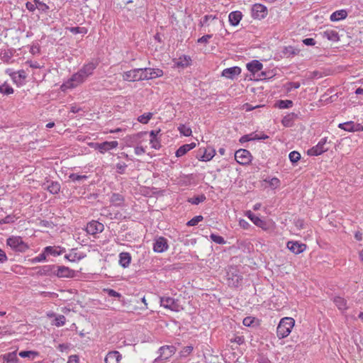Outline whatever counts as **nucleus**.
Here are the masks:
<instances>
[{
	"label": "nucleus",
	"mask_w": 363,
	"mask_h": 363,
	"mask_svg": "<svg viewBox=\"0 0 363 363\" xmlns=\"http://www.w3.org/2000/svg\"><path fill=\"white\" fill-rule=\"evenodd\" d=\"M294 324L295 320L292 318L285 317L281 318L277 328V337L279 339L286 337L291 332Z\"/></svg>",
	"instance_id": "obj_1"
},
{
	"label": "nucleus",
	"mask_w": 363,
	"mask_h": 363,
	"mask_svg": "<svg viewBox=\"0 0 363 363\" xmlns=\"http://www.w3.org/2000/svg\"><path fill=\"white\" fill-rule=\"evenodd\" d=\"M86 79V77L83 74L82 71L79 70L77 73L72 74L70 79L65 82L61 87L62 90L74 88L83 83Z\"/></svg>",
	"instance_id": "obj_2"
},
{
	"label": "nucleus",
	"mask_w": 363,
	"mask_h": 363,
	"mask_svg": "<svg viewBox=\"0 0 363 363\" xmlns=\"http://www.w3.org/2000/svg\"><path fill=\"white\" fill-rule=\"evenodd\" d=\"M139 69H140V81L152 79L163 75V71L160 69H154L150 67Z\"/></svg>",
	"instance_id": "obj_3"
},
{
	"label": "nucleus",
	"mask_w": 363,
	"mask_h": 363,
	"mask_svg": "<svg viewBox=\"0 0 363 363\" xmlns=\"http://www.w3.org/2000/svg\"><path fill=\"white\" fill-rule=\"evenodd\" d=\"M328 149L327 138H323L320 139L316 145L308 150L307 154L310 156H318L328 151Z\"/></svg>",
	"instance_id": "obj_4"
},
{
	"label": "nucleus",
	"mask_w": 363,
	"mask_h": 363,
	"mask_svg": "<svg viewBox=\"0 0 363 363\" xmlns=\"http://www.w3.org/2000/svg\"><path fill=\"white\" fill-rule=\"evenodd\" d=\"M268 13V11L266 6L260 4H255L251 9V16L257 20L264 18Z\"/></svg>",
	"instance_id": "obj_5"
},
{
	"label": "nucleus",
	"mask_w": 363,
	"mask_h": 363,
	"mask_svg": "<svg viewBox=\"0 0 363 363\" xmlns=\"http://www.w3.org/2000/svg\"><path fill=\"white\" fill-rule=\"evenodd\" d=\"M262 64L258 60H252L251 61V81H258L261 79L260 77H265V74L263 72H261L260 74L258 72L262 69Z\"/></svg>",
	"instance_id": "obj_6"
},
{
	"label": "nucleus",
	"mask_w": 363,
	"mask_h": 363,
	"mask_svg": "<svg viewBox=\"0 0 363 363\" xmlns=\"http://www.w3.org/2000/svg\"><path fill=\"white\" fill-rule=\"evenodd\" d=\"M160 305L165 308L169 309L173 311H179V305L174 298L169 296L160 297Z\"/></svg>",
	"instance_id": "obj_7"
},
{
	"label": "nucleus",
	"mask_w": 363,
	"mask_h": 363,
	"mask_svg": "<svg viewBox=\"0 0 363 363\" xmlns=\"http://www.w3.org/2000/svg\"><path fill=\"white\" fill-rule=\"evenodd\" d=\"M7 245L17 251H24L28 247L21 237H11L7 239Z\"/></svg>",
	"instance_id": "obj_8"
},
{
	"label": "nucleus",
	"mask_w": 363,
	"mask_h": 363,
	"mask_svg": "<svg viewBox=\"0 0 363 363\" xmlns=\"http://www.w3.org/2000/svg\"><path fill=\"white\" fill-rule=\"evenodd\" d=\"M118 143L116 140L110 142L106 141L101 143H96L91 144V146L96 150H98L101 153H104L106 151L116 148L118 147Z\"/></svg>",
	"instance_id": "obj_9"
},
{
	"label": "nucleus",
	"mask_w": 363,
	"mask_h": 363,
	"mask_svg": "<svg viewBox=\"0 0 363 363\" xmlns=\"http://www.w3.org/2000/svg\"><path fill=\"white\" fill-rule=\"evenodd\" d=\"M235 159L240 164H250V152L245 149H240L235 152Z\"/></svg>",
	"instance_id": "obj_10"
},
{
	"label": "nucleus",
	"mask_w": 363,
	"mask_h": 363,
	"mask_svg": "<svg viewBox=\"0 0 363 363\" xmlns=\"http://www.w3.org/2000/svg\"><path fill=\"white\" fill-rule=\"evenodd\" d=\"M251 221L257 227L267 230L269 228L266 216H257L251 213Z\"/></svg>",
	"instance_id": "obj_11"
},
{
	"label": "nucleus",
	"mask_w": 363,
	"mask_h": 363,
	"mask_svg": "<svg viewBox=\"0 0 363 363\" xmlns=\"http://www.w3.org/2000/svg\"><path fill=\"white\" fill-rule=\"evenodd\" d=\"M158 352L160 355L157 358L162 360H166L176 352V348L173 345H164L159 349Z\"/></svg>",
	"instance_id": "obj_12"
},
{
	"label": "nucleus",
	"mask_w": 363,
	"mask_h": 363,
	"mask_svg": "<svg viewBox=\"0 0 363 363\" xmlns=\"http://www.w3.org/2000/svg\"><path fill=\"white\" fill-rule=\"evenodd\" d=\"M104 229V224L96 220L89 222L86 228V231L88 234L94 235L101 233Z\"/></svg>",
	"instance_id": "obj_13"
},
{
	"label": "nucleus",
	"mask_w": 363,
	"mask_h": 363,
	"mask_svg": "<svg viewBox=\"0 0 363 363\" xmlns=\"http://www.w3.org/2000/svg\"><path fill=\"white\" fill-rule=\"evenodd\" d=\"M168 249L167 240L163 237H160L155 240L153 244V250L155 252L162 253Z\"/></svg>",
	"instance_id": "obj_14"
},
{
	"label": "nucleus",
	"mask_w": 363,
	"mask_h": 363,
	"mask_svg": "<svg viewBox=\"0 0 363 363\" xmlns=\"http://www.w3.org/2000/svg\"><path fill=\"white\" fill-rule=\"evenodd\" d=\"M140 69L138 68L125 72L123 74V80L130 82L140 81Z\"/></svg>",
	"instance_id": "obj_15"
},
{
	"label": "nucleus",
	"mask_w": 363,
	"mask_h": 363,
	"mask_svg": "<svg viewBox=\"0 0 363 363\" xmlns=\"http://www.w3.org/2000/svg\"><path fill=\"white\" fill-rule=\"evenodd\" d=\"M56 269H55L54 275L57 276L58 277H72L74 275V271L70 269L67 267L65 266H56Z\"/></svg>",
	"instance_id": "obj_16"
},
{
	"label": "nucleus",
	"mask_w": 363,
	"mask_h": 363,
	"mask_svg": "<svg viewBox=\"0 0 363 363\" xmlns=\"http://www.w3.org/2000/svg\"><path fill=\"white\" fill-rule=\"evenodd\" d=\"M287 247L294 254H299L306 250V245L298 242L289 241L287 242Z\"/></svg>",
	"instance_id": "obj_17"
},
{
	"label": "nucleus",
	"mask_w": 363,
	"mask_h": 363,
	"mask_svg": "<svg viewBox=\"0 0 363 363\" xmlns=\"http://www.w3.org/2000/svg\"><path fill=\"white\" fill-rule=\"evenodd\" d=\"M215 155V150L213 148L200 149L198 158L201 161H210Z\"/></svg>",
	"instance_id": "obj_18"
},
{
	"label": "nucleus",
	"mask_w": 363,
	"mask_h": 363,
	"mask_svg": "<svg viewBox=\"0 0 363 363\" xmlns=\"http://www.w3.org/2000/svg\"><path fill=\"white\" fill-rule=\"evenodd\" d=\"M241 72V69L239 67H233L226 68L223 70L222 76L228 79H234L235 76H238Z\"/></svg>",
	"instance_id": "obj_19"
},
{
	"label": "nucleus",
	"mask_w": 363,
	"mask_h": 363,
	"mask_svg": "<svg viewBox=\"0 0 363 363\" xmlns=\"http://www.w3.org/2000/svg\"><path fill=\"white\" fill-rule=\"evenodd\" d=\"M56 268L55 265H44L37 268L38 271L36 273L40 276H50L54 274Z\"/></svg>",
	"instance_id": "obj_20"
},
{
	"label": "nucleus",
	"mask_w": 363,
	"mask_h": 363,
	"mask_svg": "<svg viewBox=\"0 0 363 363\" xmlns=\"http://www.w3.org/2000/svg\"><path fill=\"white\" fill-rule=\"evenodd\" d=\"M121 354L118 351L109 352L105 357L106 363H120Z\"/></svg>",
	"instance_id": "obj_21"
},
{
	"label": "nucleus",
	"mask_w": 363,
	"mask_h": 363,
	"mask_svg": "<svg viewBox=\"0 0 363 363\" xmlns=\"http://www.w3.org/2000/svg\"><path fill=\"white\" fill-rule=\"evenodd\" d=\"M44 189H47L50 193L52 194H58L60 191L61 186L57 182H48L43 184Z\"/></svg>",
	"instance_id": "obj_22"
},
{
	"label": "nucleus",
	"mask_w": 363,
	"mask_h": 363,
	"mask_svg": "<svg viewBox=\"0 0 363 363\" xmlns=\"http://www.w3.org/2000/svg\"><path fill=\"white\" fill-rule=\"evenodd\" d=\"M65 252V249L60 246H48L45 247V252L47 255H51L53 256L60 255Z\"/></svg>",
	"instance_id": "obj_23"
},
{
	"label": "nucleus",
	"mask_w": 363,
	"mask_h": 363,
	"mask_svg": "<svg viewBox=\"0 0 363 363\" xmlns=\"http://www.w3.org/2000/svg\"><path fill=\"white\" fill-rule=\"evenodd\" d=\"M195 147H196V143H189V144H185V145H182L176 151V153H175L176 157H182V156L184 155L189 150H192Z\"/></svg>",
	"instance_id": "obj_24"
},
{
	"label": "nucleus",
	"mask_w": 363,
	"mask_h": 363,
	"mask_svg": "<svg viewBox=\"0 0 363 363\" xmlns=\"http://www.w3.org/2000/svg\"><path fill=\"white\" fill-rule=\"evenodd\" d=\"M97 64L94 62H89L84 65L79 70L87 78L93 74L94 70L96 68Z\"/></svg>",
	"instance_id": "obj_25"
},
{
	"label": "nucleus",
	"mask_w": 363,
	"mask_h": 363,
	"mask_svg": "<svg viewBox=\"0 0 363 363\" xmlns=\"http://www.w3.org/2000/svg\"><path fill=\"white\" fill-rule=\"evenodd\" d=\"M131 257L128 252H121L119 255V264L124 268L129 266Z\"/></svg>",
	"instance_id": "obj_26"
},
{
	"label": "nucleus",
	"mask_w": 363,
	"mask_h": 363,
	"mask_svg": "<svg viewBox=\"0 0 363 363\" xmlns=\"http://www.w3.org/2000/svg\"><path fill=\"white\" fill-rule=\"evenodd\" d=\"M85 255L84 253H78L73 249L70 253L65 255V259L70 262H77L83 259Z\"/></svg>",
	"instance_id": "obj_27"
},
{
	"label": "nucleus",
	"mask_w": 363,
	"mask_h": 363,
	"mask_svg": "<svg viewBox=\"0 0 363 363\" xmlns=\"http://www.w3.org/2000/svg\"><path fill=\"white\" fill-rule=\"evenodd\" d=\"M228 18L231 25L237 26L242 18V13L238 11H233L229 14Z\"/></svg>",
	"instance_id": "obj_28"
},
{
	"label": "nucleus",
	"mask_w": 363,
	"mask_h": 363,
	"mask_svg": "<svg viewBox=\"0 0 363 363\" xmlns=\"http://www.w3.org/2000/svg\"><path fill=\"white\" fill-rule=\"evenodd\" d=\"M347 16L345 10H339L333 12L330 17L331 21H338L345 19Z\"/></svg>",
	"instance_id": "obj_29"
},
{
	"label": "nucleus",
	"mask_w": 363,
	"mask_h": 363,
	"mask_svg": "<svg viewBox=\"0 0 363 363\" xmlns=\"http://www.w3.org/2000/svg\"><path fill=\"white\" fill-rule=\"evenodd\" d=\"M322 36L331 41H337L339 39L338 33L334 30H327L321 33Z\"/></svg>",
	"instance_id": "obj_30"
},
{
	"label": "nucleus",
	"mask_w": 363,
	"mask_h": 363,
	"mask_svg": "<svg viewBox=\"0 0 363 363\" xmlns=\"http://www.w3.org/2000/svg\"><path fill=\"white\" fill-rule=\"evenodd\" d=\"M359 125H357V126H359ZM338 127L344 130L348 131V132H352L358 130L357 128H356V125L353 121H349L343 123H340L338 125Z\"/></svg>",
	"instance_id": "obj_31"
},
{
	"label": "nucleus",
	"mask_w": 363,
	"mask_h": 363,
	"mask_svg": "<svg viewBox=\"0 0 363 363\" xmlns=\"http://www.w3.org/2000/svg\"><path fill=\"white\" fill-rule=\"evenodd\" d=\"M334 303L340 311H345L347 308V301L342 297L337 296L334 298Z\"/></svg>",
	"instance_id": "obj_32"
},
{
	"label": "nucleus",
	"mask_w": 363,
	"mask_h": 363,
	"mask_svg": "<svg viewBox=\"0 0 363 363\" xmlns=\"http://www.w3.org/2000/svg\"><path fill=\"white\" fill-rule=\"evenodd\" d=\"M124 198L119 194H113L111 197V202L115 206H120L123 204Z\"/></svg>",
	"instance_id": "obj_33"
},
{
	"label": "nucleus",
	"mask_w": 363,
	"mask_h": 363,
	"mask_svg": "<svg viewBox=\"0 0 363 363\" xmlns=\"http://www.w3.org/2000/svg\"><path fill=\"white\" fill-rule=\"evenodd\" d=\"M299 50L293 47V46H288L285 47L283 53L287 56V57H292L294 55H296L299 53Z\"/></svg>",
	"instance_id": "obj_34"
},
{
	"label": "nucleus",
	"mask_w": 363,
	"mask_h": 363,
	"mask_svg": "<svg viewBox=\"0 0 363 363\" xmlns=\"http://www.w3.org/2000/svg\"><path fill=\"white\" fill-rule=\"evenodd\" d=\"M4 359L9 363H18V358L16 352H9L4 355Z\"/></svg>",
	"instance_id": "obj_35"
},
{
	"label": "nucleus",
	"mask_w": 363,
	"mask_h": 363,
	"mask_svg": "<svg viewBox=\"0 0 363 363\" xmlns=\"http://www.w3.org/2000/svg\"><path fill=\"white\" fill-rule=\"evenodd\" d=\"M206 199V196L204 194H201L196 196H194L192 198H189L188 199V202L194 205H198L199 203L203 202Z\"/></svg>",
	"instance_id": "obj_36"
},
{
	"label": "nucleus",
	"mask_w": 363,
	"mask_h": 363,
	"mask_svg": "<svg viewBox=\"0 0 363 363\" xmlns=\"http://www.w3.org/2000/svg\"><path fill=\"white\" fill-rule=\"evenodd\" d=\"M267 138H269V136L263 132H255L251 133V141L265 140Z\"/></svg>",
	"instance_id": "obj_37"
},
{
	"label": "nucleus",
	"mask_w": 363,
	"mask_h": 363,
	"mask_svg": "<svg viewBox=\"0 0 363 363\" xmlns=\"http://www.w3.org/2000/svg\"><path fill=\"white\" fill-rule=\"evenodd\" d=\"M191 59L189 57L184 56L183 57H179L177 62V66L179 67H185L189 65V62Z\"/></svg>",
	"instance_id": "obj_38"
},
{
	"label": "nucleus",
	"mask_w": 363,
	"mask_h": 363,
	"mask_svg": "<svg viewBox=\"0 0 363 363\" xmlns=\"http://www.w3.org/2000/svg\"><path fill=\"white\" fill-rule=\"evenodd\" d=\"M0 93L9 95L13 93V89L6 83H4L0 86Z\"/></svg>",
	"instance_id": "obj_39"
},
{
	"label": "nucleus",
	"mask_w": 363,
	"mask_h": 363,
	"mask_svg": "<svg viewBox=\"0 0 363 363\" xmlns=\"http://www.w3.org/2000/svg\"><path fill=\"white\" fill-rule=\"evenodd\" d=\"M18 354L21 357L23 358L28 357L34 359L36 356L38 355V353L35 351H21Z\"/></svg>",
	"instance_id": "obj_40"
},
{
	"label": "nucleus",
	"mask_w": 363,
	"mask_h": 363,
	"mask_svg": "<svg viewBox=\"0 0 363 363\" xmlns=\"http://www.w3.org/2000/svg\"><path fill=\"white\" fill-rule=\"evenodd\" d=\"M152 113H144L138 118V121L143 124H147L152 118Z\"/></svg>",
	"instance_id": "obj_41"
},
{
	"label": "nucleus",
	"mask_w": 363,
	"mask_h": 363,
	"mask_svg": "<svg viewBox=\"0 0 363 363\" xmlns=\"http://www.w3.org/2000/svg\"><path fill=\"white\" fill-rule=\"evenodd\" d=\"M230 343L232 344L230 346L233 349H234V345L236 344L238 345H243L245 342V339L242 336H235L234 338H231L230 340Z\"/></svg>",
	"instance_id": "obj_42"
},
{
	"label": "nucleus",
	"mask_w": 363,
	"mask_h": 363,
	"mask_svg": "<svg viewBox=\"0 0 363 363\" xmlns=\"http://www.w3.org/2000/svg\"><path fill=\"white\" fill-rule=\"evenodd\" d=\"M178 130L179 131V133L182 135H184V136H189L191 135V130L189 127H187L185 125H180L179 127H178Z\"/></svg>",
	"instance_id": "obj_43"
},
{
	"label": "nucleus",
	"mask_w": 363,
	"mask_h": 363,
	"mask_svg": "<svg viewBox=\"0 0 363 363\" xmlns=\"http://www.w3.org/2000/svg\"><path fill=\"white\" fill-rule=\"evenodd\" d=\"M12 78L14 81L17 80V78H18L19 80L21 79H25L26 77V72L23 69L18 71L17 72H13L11 75Z\"/></svg>",
	"instance_id": "obj_44"
},
{
	"label": "nucleus",
	"mask_w": 363,
	"mask_h": 363,
	"mask_svg": "<svg viewBox=\"0 0 363 363\" xmlns=\"http://www.w3.org/2000/svg\"><path fill=\"white\" fill-rule=\"evenodd\" d=\"M66 318L63 315H59L55 317L54 325L57 327L62 326L65 324Z\"/></svg>",
	"instance_id": "obj_45"
},
{
	"label": "nucleus",
	"mask_w": 363,
	"mask_h": 363,
	"mask_svg": "<svg viewBox=\"0 0 363 363\" xmlns=\"http://www.w3.org/2000/svg\"><path fill=\"white\" fill-rule=\"evenodd\" d=\"M293 102L290 100H280L278 102V106L280 108H289L291 107Z\"/></svg>",
	"instance_id": "obj_46"
},
{
	"label": "nucleus",
	"mask_w": 363,
	"mask_h": 363,
	"mask_svg": "<svg viewBox=\"0 0 363 363\" xmlns=\"http://www.w3.org/2000/svg\"><path fill=\"white\" fill-rule=\"evenodd\" d=\"M289 157L291 162L295 163L300 160L301 155L298 152L292 151L289 153Z\"/></svg>",
	"instance_id": "obj_47"
},
{
	"label": "nucleus",
	"mask_w": 363,
	"mask_h": 363,
	"mask_svg": "<svg viewBox=\"0 0 363 363\" xmlns=\"http://www.w3.org/2000/svg\"><path fill=\"white\" fill-rule=\"evenodd\" d=\"M203 219L202 216H196L194 217L192 219L189 220L186 223L188 226H194L196 225L200 221Z\"/></svg>",
	"instance_id": "obj_48"
},
{
	"label": "nucleus",
	"mask_w": 363,
	"mask_h": 363,
	"mask_svg": "<svg viewBox=\"0 0 363 363\" xmlns=\"http://www.w3.org/2000/svg\"><path fill=\"white\" fill-rule=\"evenodd\" d=\"M192 351V346H186L183 347V349L180 351V356L182 357H186L191 353Z\"/></svg>",
	"instance_id": "obj_49"
},
{
	"label": "nucleus",
	"mask_w": 363,
	"mask_h": 363,
	"mask_svg": "<svg viewBox=\"0 0 363 363\" xmlns=\"http://www.w3.org/2000/svg\"><path fill=\"white\" fill-rule=\"evenodd\" d=\"M69 178L70 179H72L73 182H76V181L80 182V181L86 179L87 176L86 175H79V174L72 173V174H69Z\"/></svg>",
	"instance_id": "obj_50"
},
{
	"label": "nucleus",
	"mask_w": 363,
	"mask_h": 363,
	"mask_svg": "<svg viewBox=\"0 0 363 363\" xmlns=\"http://www.w3.org/2000/svg\"><path fill=\"white\" fill-rule=\"evenodd\" d=\"M33 2L35 4L36 9L40 10L42 11H45L48 9V6L43 2H41L40 0H34Z\"/></svg>",
	"instance_id": "obj_51"
},
{
	"label": "nucleus",
	"mask_w": 363,
	"mask_h": 363,
	"mask_svg": "<svg viewBox=\"0 0 363 363\" xmlns=\"http://www.w3.org/2000/svg\"><path fill=\"white\" fill-rule=\"evenodd\" d=\"M211 239L217 244H224L225 242L224 238L220 235L216 234H211L210 235Z\"/></svg>",
	"instance_id": "obj_52"
},
{
	"label": "nucleus",
	"mask_w": 363,
	"mask_h": 363,
	"mask_svg": "<svg viewBox=\"0 0 363 363\" xmlns=\"http://www.w3.org/2000/svg\"><path fill=\"white\" fill-rule=\"evenodd\" d=\"M104 291L105 293H106L109 296H111V297H116V298H118L121 297V294L120 293H118L111 289H104Z\"/></svg>",
	"instance_id": "obj_53"
},
{
	"label": "nucleus",
	"mask_w": 363,
	"mask_h": 363,
	"mask_svg": "<svg viewBox=\"0 0 363 363\" xmlns=\"http://www.w3.org/2000/svg\"><path fill=\"white\" fill-rule=\"evenodd\" d=\"M70 31L74 34L86 33V29L85 28H81V27H72L70 28Z\"/></svg>",
	"instance_id": "obj_54"
},
{
	"label": "nucleus",
	"mask_w": 363,
	"mask_h": 363,
	"mask_svg": "<svg viewBox=\"0 0 363 363\" xmlns=\"http://www.w3.org/2000/svg\"><path fill=\"white\" fill-rule=\"evenodd\" d=\"M45 254H46V252H45V251H44L43 253H41L38 256L34 257L32 259V262L35 263V262H40L45 260V259H46Z\"/></svg>",
	"instance_id": "obj_55"
},
{
	"label": "nucleus",
	"mask_w": 363,
	"mask_h": 363,
	"mask_svg": "<svg viewBox=\"0 0 363 363\" xmlns=\"http://www.w3.org/2000/svg\"><path fill=\"white\" fill-rule=\"evenodd\" d=\"M216 18V16H212V15H206L203 20L200 21V26H203L207 24V22L208 20L211 19V20H213Z\"/></svg>",
	"instance_id": "obj_56"
},
{
	"label": "nucleus",
	"mask_w": 363,
	"mask_h": 363,
	"mask_svg": "<svg viewBox=\"0 0 363 363\" xmlns=\"http://www.w3.org/2000/svg\"><path fill=\"white\" fill-rule=\"evenodd\" d=\"M212 38V35L208 34L202 36L201 38H199L197 42L199 43H205L206 44L208 42V40Z\"/></svg>",
	"instance_id": "obj_57"
},
{
	"label": "nucleus",
	"mask_w": 363,
	"mask_h": 363,
	"mask_svg": "<svg viewBox=\"0 0 363 363\" xmlns=\"http://www.w3.org/2000/svg\"><path fill=\"white\" fill-rule=\"evenodd\" d=\"M127 165L125 163H118L116 164L117 171L119 174H123Z\"/></svg>",
	"instance_id": "obj_58"
},
{
	"label": "nucleus",
	"mask_w": 363,
	"mask_h": 363,
	"mask_svg": "<svg viewBox=\"0 0 363 363\" xmlns=\"http://www.w3.org/2000/svg\"><path fill=\"white\" fill-rule=\"evenodd\" d=\"M279 179L276 177L271 179V180L269 181V185L273 188L277 187L279 185Z\"/></svg>",
	"instance_id": "obj_59"
},
{
	"label": "nucleus",
	"mask_w": 363,
	"mask_h": 363,
	"mask_svg": "<svg viewBox=\"0 0 363 363\" xmlns=\"http://www.w3.org/2000/svg\"><path fill=\"white\" fill-rule=\"evenodd\" d=\"M303 43L306 45H315V40L313 38L303 39Z\"/></svg>",
	"instance_id": "obj_60"
},
{
	"label": "nucleus",
	"mask_w": 363,
	"mask_h": 363,
	"mask_svg": "<svg viewBox=\"0 0 363 363\" xmlns=\"http://www.w3.org/2000/svg\"><path fill=\"white\" fill-rule=\"evenodd\" d=\"M26 7L30 11H34L35 10V9H36L35 3L34 2L32 3V2H30V1H28L26 4Z\"/></svg>",
	"instance_id": "obj_61"
},
{
	"label": "nucleus",
	"mask_w": 363,
	"mask_h": 363,
	"mask_svg": "<svg viewBox=\"0 0 363 363\" xmlns=\"http://www.w3.org/2000/svg\"><path fill=\"white\" fill-rule=\"evenodd\" d=\"M239 225L240 227H242L243 229H247L248 228V226H249V224L248 223L243 220V219H240L239 220Z\"/></svg>",
	"instance_id": "obj_62"
},
{
	"label": "nucleus",
	"mask_w": 363,
	"mask_h": 363,
	"mask_svg": "<svg viewBox=\"0 0 363 363\" xmlns=\"http://www.w3.org/2000/svg\"><path fill=\"white\" fill-rule=\"evenodd\" d=\"M135 153L138 155L145 153V149L143 147H136L135 148Z\"/></svg>",
	"instance_id": "obj_63"
},
{
	"label": "nucleus",
	"mask_w": 363,
	"mask_h": 363,
	"mask_svg": "<svg viewBox=\"0 0 363 363\" xmlns=\"http://www.w3.org/2000/svg\"><path fill=\"white\" fill-rule=\"evenodd\" d=\"M67 363H78V357L77 355H71Z\"/></svg>",
	"instance_id": "obj_64"
}]
</instances>
